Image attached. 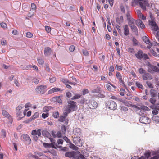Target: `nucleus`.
<instances>
[{
	"label": "nucleus",
	"instance_id": "nucleus-1",
	"mask_svg": "<svg viewBox=\"0 0 159 159\" xmlns=\"http://www.w3.org/2000/svg\"><path fill=\"white\" fill-rule=\"evenodd\" d=\"M76 104V102L74 101L71 100L67 101L66 108L67 109L68 112H71L76 111L77 109V106Z\"/></svg>",
	"mask_w": 159,
	"mask_h": 159
},
{
	"label": "nucleus",
	"instance_id": "nucleus-2",
	"mask_svg": "<svg viewBox=\"0 0 159 159\" xmlns=\"http://www.w3.org/2000/svg\"><path fill=\"white\" fill-rule=\"evenodd\" d=\"M139 4L141 8L144 10H146V6L148 5L147 0H134L132 2V5Z\"/></svg>",
	"mask_w": 159,
	"mask_h": 159
},
{
	"label": "nucleus",
	"instance_id": "nucleus-3",
	"mask_svg": "<svg viewBox=\"0 0 159 159\" xmlns=\"http://www.w3.org/2000/svg\"><path fill=\"white\" fill-rule=\"evenodd\" d=\"M147 65L148 66V71L149 72L152 73L154 72H159V69L157 67L152 65L149 62H148Z\"/></svg>",
	"mask_w": 159,
	"mask_h": 159
},
{
	"label": "nucleus",
	"instance_id": "nucleus-4",
	"mask_svg": "<svg viewBox=\"0 0 159 159\" xmlns=\"http://www.w3.org/2000/svg\"><path fill=\"white\" fill-rule=\"evenodd\" d=\"M86 102L89 107L91 109H95L98 107L97 103L93 99H90L88 100V102Z\"/></svg>",
	"mask_w": 159,
	"mask_h": 159
},
{
	"label": "nucleus",
	"instance_id": "nucleus-5",
	"mask_svg": "<svg viewBox=\"0 0 159 159\" xmlns=\"http://www.w3.org/2000/svg\"><path fill=\"white\" fill-rule=\"evenodd\" d=\"M46 86L41 85L37 86L35 88V91L38 93L43 94L46 92Z\"/></svg>",
	"mask_w": 159,
	"mask_h": 159
},
{
	"label": "nucleus",
	"instance_id": "nucleus-6",
	"mask_svg": "<svg viewBox=\"0 0 159 159\" xmlns=\"http://www.w3.org/2000/svg\"><path fill=\"white\" fill-rule=\"evenodd\" d=\"M107 106L108 108L111 110H115L117 108L116 103L113 101H110L107 103Z\"/></svg>",
	"mask_w": 159,
	"mask_h": 159
},
{
	"label": "nucleus",
	"instance_id": "nucleus-7",
	"mask_svg": "<svg viewBox=\"0 0 159 159\" xmlns=\"http://www.w3.org/2000/svg\"><path fill=\"white\" fill-rule=\"evenodd\" d=\"M21 138L22 140L24 141L27 144H29L31 142L30 137L27 134H22L21 136Z\"/></svg>",
	"mask_w": 159,
	"mask_h": 159
},
{
	"label": "nucleus",
	"instance_id": "nucleus-8",
	"mask_svg": "<svg viewBox=\"0 0 159 159\" xmlns=\"http://www.w3.org/2000/svg\"><path fill=\"white\" fill-rule=\"evenodd\" d=\"M148 22L149 25L151 26V29L152 30L156 31L158 30L159 28L154 20H149Z\"/></svg>",
	"mask_w": 159,
	"mask_h": 159
},
{
	"label": "nucleus",
	"instance_id": "nucleus-9",
	"mask_svg": "<svg viewBox=\"0 0 159 159\" xmlns=\"http://www.w3.org/2000/svg\"><path fill=\"white\" fill-rule=\"evenodd\" d=\"M134 107L135 108H137L138 110L140 111V112L141 113H139L140 115H141V114H144L143 113L144 112L143 111H148L150 110L147 107L144 105L141 106L140 107L134 105Z\"/></svg>",
	"mask_w": 159,
	"mask_h": 159
},
{
	"label": "nucleus",
	"instance_id": "nucleus-10",
	"mask_svg": "<svg viewBox=\"0 0 159 159\" xmlns=\"http://www.w3.org/2000/svg\"><path fill=\"white\" fill-rule=\"evenodd\" d=\"M143 114L140 115L141 116L139 118V121L142 123L147 124L150 122L149 118L147 116L143 115Z\"/></svg>",
	"mask_w": 159,
	"mask_h": 159
},
{
	"label": "nucleus",
	"instance_id": "nucleus-11",
	"mask_svg": "<svg viewBox=\"0 0 159 159\" xmlns=\"http://www.w3.org/2000/svg\"><path fill=\"white\" fill-rule=\"evenodd\" d=\"M73 158L74 159H81L84 158V157L79 152H74Z\"/></svg>",
	"mask_w": 159,
	"mask_h": 159
},
{
	"label": "nucleus",
	"instance_id": "nucleus-12",
	"mask_svg": "<svg viewBox=\"0 0 159 159\" xmlns=\"http://www.w3.org/2000/svg\"><path fill=\"white\" fill-rule=\"evenodd\" d=\"M136 25L139 28L143 29L145 28V26L142 20H137L135 21Z\"/></svg>",
	"mask_w": 159,
	"mask_h": 159
},
{
	"label": "nucleus",
	"instance_id": "nucleus-13",
	"mask_svg": "<svg viewBox=\"0 0 159 159\" xmlns=\"http://www.w3.org/2000/svg\"><path fill=\"white\" fill-rule=\"evenodd\" d=\"M2 112L3 115L5 117L8 118L9 119L11 123H12V116L5 110H2Z\"/></svg>",
	"mask_w": 159,
	"mask_h": 159
},
{
	"label": "nucleus",
	"instance_id": "nucleus-14",
	"mask_svg": "<svg viewBox=\"0 0 159 159\" xmlns=\"http://www.w3.org/2000/svg\"><path fill=\"white\" fill-rule=\"evenodd\" d=\"M73 133L76 137H80L81 134V130L79 128H76L73 130Z\"/></svg>",
	"mask_w": 159,
	"mask_h": 159
},
{
	"label": "nucleus",
	"instance_id": "nucleus-15",
	"mask_svg": "<svg viewBox=\"0 0 159 159\" xmlns=\"http://www.w3.org/2000/svg\"><path fill=\"white\" fill-rule=\"evenodd\" d=\"M135 55L138 59L141 60L143 58V52L141 50H139Z\"/></svg>",
	"mask_w": 159,
	"mask_h": 159
},
{
	"label": "nucleus",
	"instance_id": "nucleus-16",
	"mask_svg": "<svg viewBox=\"0 0 159 159\" xmlns=\"http://www.w3.org/2000/svg\"><path fill=\"white\" fill-rule=\"evenodd\" d=\"M52 50L50 48L47 47L45 48L44 50V54L46 56H49L51 53Z\"/></svg>",
	"mask_w": 159,
	"mask_h": 159
},
{
	"label": "nucleus",
	"instance_id": "nucleus-17",
	"mask_svg": "<svg viewBox=\"0 0 159 159\" xmlns=\"http://www.w3.org/2000/svg\"><path fill=\"white\" fill-rule=\"evenodd\" d=\"M142 78L143 80H147L148 79H151L152 78V77L149 73L146 72L143 74V75L142 76Z\"/></svg>",
	"mask_w": 159,
	"mask_h": 159
},
{
	"label": "nucleus",
	"instance_id": "nucleus-18",
	"mask_svg": "<svg viewBox=\"0 0 159 159\" xmlns=\"http://www.w3.org/2000/svg\"><path fill=\"white\" fill-rule=\"evenodd\" d=\"M129 33V31L128 25H126L124 26V34L125 36H127Z\"/></svg>",
	"mask_w": 159,
	"mask_h": 159
},
{
	"label": "nucleus",
	"instance_id": "nucleus-19",
	"mask_svg": "<svg viewBox=\"0 0 159 159\" xmlns=\"http://www.w3.org/2000/svg\"><path fill=\"white\" fill-rule=\"evenodd\" d=\"M43 145L46 148H52L55 149H56V148L55 147L54 144H53L52 143H43Z\"/></svg>",
	"mask_w": 159,
	"mask_h": 159
},
{
	"label": "nucleus",
	"instance_id": "nucleus-20",
	"mask_svg": "<svg viewBox=\"0 0 159 159\" xmlns=\"http://www.w3.org/2000/svg\"><path fill=\"white\" fill-rule=\"evenodd\" d=\"M31 134L34 140L37 141L38 140L39 136L36 134V130H34L32 131Z\"/></svg>",
	"mask_w": 159,
	"mask_h": 159
},
{
	"label": "nucleus",
	"instance_id": "nucleus-21",
	"mask_svg": "<svg viewBox=\"0 0 159 159\" xmlns=\"http://www.w3.org/2000/svg\"><path fill=\"white\" fill-rule=\"evenodd\" d=\"M127 20L128 22V25L129 26L134 25L135 20L132 17L129 18Z\"/></svg>",
	"mask_w": 159,
	"mask_h": 159
},
{
	"label": "nucleus",
	"instance_id": "nucleus-22",
	"mask_svg": "<svg viewBox=\"0 0 159 159\" xmlns=\"http://www.w3.org/2000/svg\"><path fill=\"white\" fill-rule=\"evenodd\" d=\"M116 21L118 24L120 25L121 23L123 22V16H121L120 17H118L116 18Z\"/></svg>",
	"mask_w": 159,
	"mask_h": 159
},
{
	"label": "nucleus",
	"instance_id": "nucleus-23",
	"mask_svg": "<svg viewBox=\"0 0 159 159\" xmlns=\"http://www.w3.org/2000/svg\"><path fill=\"white\" fill-rule=\"evenodd\" d=\"M143 41L147 44H149L150 43L149 39L146 36H144L142 38Z\"/></svg>",
	"mask_w": 159,
	"mask_h": 159
},
{
	"label": "nucleus",
	"instance_id": "nucleus-24",
	"mask_svg": "<svg viewBox=\"0 0 159 159\" xmlns=\"http://www.w3.org/2000/svg\"><path fill=\"white\" fill-rule=\"evenodd\" d=\"M73 152L74 151L72 152H67L65 154V156L66 157H68L69 158L73 157Z\"/></svg>",
	"mask_w": 159,
	"mask_h": 159
},
{
	"label": "nucleus",
	"instance_id": "nucleus-25",
	"mask_svg": "<svg viewBox=\"0 0 159 159\" xmlns=\"http://www.w3.org/2000/svg\"><path fill=\"white\" fill-rule=\"evenodd\" d=\"M150 93L152 97V98L156 97L157 95V93L154 89H151L150 90Z\"/></svg>",
	"mask_w": 159,
	"mask_h": 159
},
{
	"label": "nucleus",
	"instance_id": "nucleus-26",
	"mask_svg": "<svg viewBox=\"0 0 159 159\" xmlns=\"http://www.w3.org/2000/svg\"><path fill=\"white\" fill-rule=\"evenodd\" d=\"M42 134L44 137H48L49 136L50 134L47 130H43L42 131Z\"/></svg>",
	"mask_w": 159,
	"mask_h": 159
},
{
	"label": "nucleus",
	"instance_id": "nucleus-27",
	"mask_svg": "<svg viewBox=\"0 0 159 159\" xmlns=\"http://www.w3.org/2000/svg\"><path fill=\"white\" fill-rule=\"evenodd\" d=\"M52 107L51 106H45L44 107L43 111L44 112H48L51 109Z\"/></svg>",
	"mask_w": 159,
	"mask_h": 159
},
{
	"label": "nucleus",
	"instance_id": "nucleus-28",
	"mask_svg": "<svg viewBox=\"0 0 159 159\" xmlns=\"http://www.w3.org/2000/svg\"><path fill=\"white\" fill-rule=\"evenodd\" d=\"M81 96V95L78 94H75L72 98H71L72 100H75L76 99H78L80 98Z\"/></svg>",
	"mask_w": 159,
	"mask_h": 159
},
{
	"label": "nucleus",
	"instance_id": "nucleus-29",
	"mask_svg": "<svg viewBox=\"0 0 159 159\" xmlns=\"http://www.w3.org/2000/svg\"><path fill=\"white\" fill-rule=\"evenodd\" d=\"M131 30L133 31L134 32H138V29L136 26L134 25H132L130 26Z\"/></svg>",
	"mask_w": 159,
	"mask_h": 159
},
{
	"label": "nucleus",
	"instance_id": "nucleus-30",
	"mask_svg": "<svg viewBox=\"0 0 159 159\" xmlns=\"http://www.w3.org/2000/svg\"><path fill=\"white\" fill-rule=\"evenodd\" d=\"M135 85L138 88L141 89H143V86L139 82H136Z\"/></svg>",
	"mask_w": 159,
	"mask_h": 159
},
{
	"label": "nucleus",
	"instance_id": "nucleus-31",
	"mask_svg": "<svg viewBox=\"0 0 159 159\" xmlns=\"http://www.w3.org/2000/svg\"><path fill=\"white\" fill-rule=\"evenodd\" d=\"M133 45H138V42L134 37H133L132 39Z\"/></svg>",
	"mask_w": 159,
	"mask_h": 159
},
{
	"label": "nucleus",
	"instance_id": "nucleus-32",
	"mask_svg": "<svg viewBox=\"0 0 159 159\" xmlns=\"http://www.w3.org/2000/svg\"><path fill=\"white\" fill-rule=\"evenodd\" d=\"M120 84L122 85V86L125 87L126 85L125 84L123 80L122 79V78H120L118 79Z\"/></svg>",
	"mask_w": 159,
	"mask_h": 159
},
{
	"label": "nucleus",
	"instance_id": "nucleus-33",
	"mask_svg": "<svg viewBox=\"0 0 159 159\" xmlns=\"http://www.w3.org/2000/svg\"><path fill=\"white\" fill-rule=\"evenodd\" d=\"M56 146L58 148H62L61 150L63 151L66 152L67 151V148L66 147H62V146H59L57 145H56Z\"/></svg>",
	"mask_w": 159,
	"mask_h": 159
},
{
	"label": "nucleus",
	"instance_id": "nucleus-34",
	"mask_svg": "<svg viewBox=\"0 0 159 159\" xmlns=\"http://www.w3.org/2000/svg\"><path fill=\"white\" fill-rule=\"evenodd\" d=\"M151 153L149 152H145L144 154V157H145L146 158V159H148V158L150 156Z\"/></svg>",
	"mask_w": 159,
	"mask_h": 159
},
{
	"label": "nucleus",
	"instance_id": "nucleus-35",
	"mask_svg": "<svg viewBox=\"0 0 159 159\" xmlns=\"http://www.w3.org/2000/svg\"><path fill=\"white\" fill-rule=\"evenodd\" d=\"M61 129L62 134H65L66 130V126L64 125L62 126L61 127Z\"/></svg>",
	"mask_w": 159,
	"mask_h": 159
},
{
	"label": "nucleus",
	"instance_id": "nucleus-36",
	"mask_svg": "<svg viewBox=\"0 0 159 159\" xmlns=\"http://www.w3.org/2000/svg\"><path fill=\"white\" fill-rule=\"evenodd\" d=\"M42 133V131L40 129H38L36 130V134L39 137H40Z\"/></svg>",
	"mask_w": 159,
	"mask_h": 159
},
{
	"label": "nucleus",
	"instance_id": "nucleus-37",
	"mask_svg": "<svg viewBox=\"0 0 159 159\" xmlns=\"http://www.w3.org/2000/svg\"><path fill=\"white\" fill-rule=\"evenodd\" d=\"M149 101L151 104L154 105L156 102V100L154 98H151L150 99Z\"/></svg>",
	"mask_w": 159,
	"mask_h": 159
},
{
	"label": "nucleus",
	"instance_id": "nucleus-38",
	"mask_svg": "<svg viewBox=\"0 0 159 159\" xmlns=\"http://www.w3.org/2000/svg\"><path fill=\"white\" fill-rule=\"evenodd\" d=\"M53 116L56 118H57L59 116V113L58 112L56 111L53 113Z\"/></svg>",
	"mask_w": 159,
	"mask_h": 159
},
{
	"label": "nucleus",
	"instance_id": "nucleus-39",
	"mask_svg": "<svg viewBox=\"0 0 159 159\" xmlns=\"http://www.w3.org/2000/svg\"><path fill=\"white\" fill-rule=\"evenodd\" d=\"M38 62L39 64L43 65L44 62V60L42 58H39L38 60Z\"/></svg>",
	"mask_w": 159,
	"mask_h": 159
},
{
	"label": "nucleus",
	"instance_id": "nucleus-40",
	"mask_svg": "<svg viewBox=\"0 0 159 159\" xmlns=\"http://www.w3.org/2000/svg\"><path fill=\"white\" fill-rule=\"evenodd\" d=\"M82 51L83 54L85 56H88L89 55V53L88 51L87 50L83 49L82 50Z\"/></svg>",
	"mask_w": 159,
	"mask_h": 159
},
{
	"label": "nucleus",
	"instance_id": "nucleus-41",
	"mask_svg": "<svg viewBox=\"0 0 159 159\" xmlns=\"http://www.w3.org/2000/svg\"><path fill=\"white\" fill-rule=\"evenodd\" d=\"M29 157H32L33 158H35L36 159H39L40 158L39 157L36 156V155H33L31 154H30L28 155Z\"/></svg>",
	"mask_w": 159,
	"mask_h": 159
},
{
	"label": "nucleus",
	"instance_id": "nucleus-42",
	"mask_svg": "<svg viewBox=\"0 0 159 159\" xmlns=\"http://www.w3.org/2000/svg\"><path fill=\"white\" fill-rule=\"evenodd\" d=\"M66 117L63 116H60L59 119V120L61 122H63L65 120Z\"/></svg>",
	"mask_w": 159,
	"mask_h": 159
},
{
	"label": "nucleus",
	"instance_id": "nucleus-43",
	"mask_svg": "<svg viewBox=\"0 0 159 159\" xmlns=\"http://www.w3.org/2000/svg\"><path fill=\"white\" fill-rule=\"evenodd\" d=\"M116 77L118 79H119L120 78H122V76H121L120 73L118 72H117L116 73Z\"/></svg>",
	"mask_w": 159,
	"mask_h": 159
},
{
	"label": "nucleus",
	"instance_id": "nucleus-44",
	"mask_svg": "<svg viewBox=\"0 0 159 159\" xmlns=\"http://www.w3.org/2000/svg\"><path fill=\"white\" fill-rule=\"evenodd\" d=\"M57 143L58 145L62 144L63 143V140L62 139H59L57 141Z\"/></svg>",
	"mask_w": 159,
	"mask_h": 159
},
{
	"label": "nucleus",
	"instance_id": "nucleus-45",
	"mask_svg": "<svg viewBox=\"0 0 159 159\" xmlns=\"http://www.w3.org/2000/svg\"><path fill=\"white\" fill-rule=\"evenodd\" d=\"M62 136V134L61 131H58L57 133L56 137L58 138H61Z\"/></svg>",
	"mask_w": 159,
	"mask_h": 159
},
{
	"label": "nucleus",
	"instance_id": "nucleus-46",
	"mask_svg": "<svg viewBox=\"0 0 159 159\" xmlns=\"http://www.w3.org/2000/svg\"><path fill=\"white\" fill-rule=\"evenodd\" d=\"M138 71L139 73L140 74H144L146 72L145 70L142 68L139 69Z\"/></svg>",
	"mask_w": 159,
	"mask_h": 159
},
{
	"label": "nucleus",
	"instance_id": "nucleus-47",
	"mask_svg": "<svg viewBox=\"0 0 159 159\" xmlns=\"http://www.w3.org/2000/svg\"><path fill=\"white\" fill-rule=\"evenodd\" d=\"M146 84L147 86L150 88H153V86L152 84L150 82L147 81L146 82Z\"/></svg>",
	"mask_w": 159,
	"mask_h": 159
},
{
	"label": "nucleus",
	"instance_id": "nucleus-48",
	"mask_svg": "<svg viewBox=\"0 0 159 159\" xmlns=\"http://www.w3.org/2000/svg\"><path fill=\"white\" fill-rule=\"evenodd\" d=\"M32 81L36 84H37L39 82V81L38 79L36 78H34L33 79Z\"/></svg>",
	"mask_w": 159,
	"mask_h": 159
},
{
	"label": "nucleus",
	"instance_id": "nucleus-49",
	"mask_svg": "<svg viewBox=\"0 0 159 159\" xmlns=\"http://www.w3.org/2000/svg\"><path fill=\"white\" fill-rule=\"evenodd\" d=\"M49 81L50 83H53L56 81V78L53 77H50L49 78Z\"/></svg>",
	"mask_w": 159,
	"mask_h": 159
},
{
	"label": "nucleus",
	"instance_id": "nucleus-50",
	"mask_svg": "<svg viewBox=\"0 0 159 159\" xmlns=\"http://www.w3.org/2000/svg\"><path fill=\"white\" fill-rule=\"evenodd\" d=\"M121 110L124 111H126L128 110V109L126 107L124 106H121Z\"/></svg>",
	"mask_w": 159,
	"mask_h": 159
},
{
	"label": "nucleus",
	"instance_id": "nucleus-51",
	"mask_svg": "<svg viewBox=\"0 0 159 159\" xmlns=\"http://www.w3.org/2000/svg\"><path fill=\"white\" fill-rule=\"evenodd\" d=\"M26 36L29 38H31L33 36V34L30 32H28L26 33Z\"/></svg>",
	"mask_w": 159,
	"mask_h": 159
},
{
	"label": "nucleus",
	"instance_id": "nucleus-52",
	"mask_svg": "<svg viewBox=\"0 0 159 159\" xmlns=\"http://www.w3.org/2000/svg\"><path fill=\"white\" fill-rule=\"evenodd\" d=\"M1 27L3 28H6L7 27V24L5 23H0Z\"/></svg>",
	"mask_w": 159,
	"mask_h": 159
},
{
	"label": "nucleus",
	"instance_id": "nucleus-53",
	"mask_svg": "<svg viewBox=\"0 0 159 159\" xmlns=\"http://www.w3.org/2000/svg\"><path fill=\"white\" fill-rule=\"evenodd\" d=\"M82 93L83 95H85V94L89 93V91L87 89H85L83 90Z\"/></svg>",
	"mask_w": 159,
	"mask_h": 159
},
{
	"label": "nucleus",
	"instance_id": "nucleus-54",
	"mask_svg": "<svg viewBox=\"0 0 159 159\" xmlns=\"http://www.w3.org/2000/svg\"><path fill=\"white\" fill-rule=\"evenodd\" d=\"M49 114L48 113H43L42 114V116L43 118H45L48 116Z\"/></svg>",
	"mask_w": 159,
	"mask_h": 159
},
{
	"label": "nucleus",
	"instance_id": "nucleus-55",
	"mask_svg": "<svg viewBox=\"0 0 159 159\" xmlns=\"http://www.w3.org/2000/svg\"><path fill=\"white\" fill-rule=\"evenodd\" d=\"M116 69L119 71L121 70H122V67L120 66H119L118 65H116Z\"/></svg>",
	"mask_w": 159,
	"mask_h": 159
},
{
	"label": "nucleus",
	"instance_id": "nucleus-56",
	"mask_svg": "<svg viewBox=\"0 0 159 159\" xmlns=\"http://www.w3.org/2000/svg\"><path fill=\"white\" fill-rule=\"evenodd\" d=\"M35 155H36V156H39V157L42 156L43 155V154L42 152H35L34 153Z\"/></svg>",
	"mask_w": 159,
	"mask_h": 159
},
{
	"label": "nucleus",
	"instance_id": "nucleus-57",
	"mask_svg": "<svg viewBox=\"0 0 159 159\" xmlns=\"http://www.w3.org/2000/svg\"><path fill=\"white\" fill-rule=\"evenodd\" d=\"M75 46L74 45H71L69 48V50L71 52H73L75 50Z\"/></svg>",
	"mask_w": 159,
	"mask_h": 159
},
{
	"label": "nucleus",
	"instance_id": "nucleus-58",
	"mask_svg": "<svg viewBox=\"0 0 159 159\" xmlns=\"http://www.w3.org/2000/svg\"><path fill=\"white\" fill-rule=\"evenodd\" d=\"M57 102L61 104L62 103V101L61 99V97L60 96L57 97Z\"/></svg>",
	"mask_w": 159,
	"mask_h": 159
},
{
	"label": "nucleus",
	"instance_id": "nucleus-59",
	"mask_svg": "<svg viewBox=\"0 0 159 159\" xmlns=\"http://www.w3.org/2000/svg\"><path fill=\"white\" fill-rule=\"evenodd\" d=\"M143 57L144 60H147L149 59V57L147 54L145 53L143 54Z\"/></svg>",
	"mask_w": 159,
	"mask_h": 159
},
{
	"label": "nucleus",
	"instance_id": "nucleus-60",
	"mask_svg": "<svg viewBox=\"0 0 159 159\" xmlns=\"http://www.w3.org/2000/svg\"><path fill=\"white\" fill-rule=\"evenodd\" d=\"M2 136L3 137L5 138L6 136V132L3 129L1 131Z\"/></svg>",
	"mask_w": 159,
	"mask_h": 159
},
{
	"label": "nucleus",
	"instance_id": "nucleus-61",
	"mask_svg": "<svg viewBox=\"0 0 159 159\" xmlns=\"http://www.w3.org/2000/svg\"><path fill=\"white\" fill-rule=\"evenodd\" d=\"M51 27L48 26H46L45 27V30L48 33H49L51 31Z\"/></svg>",
	"mask_w": 159,
	"mask_h": 159
},
{
	"label": "nucleus",
	"instance_id": "nucleus-62",
	"mask_svg": "<svg viewBox=\"0 0 159 159\" xmlns=\"http://www.w3.org/2000/svg\"><path fill=\"white\" fill-rule=\"evenodd\" d=\"M39 116V113L38 112H35L33 115L32 117L33 119H35L38 117Z\"/></svg>",
	"mask_w": 159,
	"mask_h": 159
},
{
	"label": "nucleus",
	"instance_id": "nucleus-63",
	"mask_svg": "<svg viewBox=\"0 0 159 159\" xmlns=\"http://www.w3.org/2000/svg\"><path fill=\"white\" fill-rule=\"evenodd\" d=\"M52 89L54 92H57V91H60V89L59 88H56V87H55V88H52Z\"/></svg>",
	"mask_w": 159,
	"mask_h": 159
},
{
	"label": "nucleus",
	"instance_id": "nucleus-64",
	"mask_svg": "<svg viewBox=\"0 0 159 159\" xmlns=\"http://www.w3.org/2000/svg\"><path fill=\"white\" fill-rule=\"evenodd\" d=\"M85 99L84 98L81 99L79 100V102L81 104H84L85 102Z\"/></svg>",
	"mask_w": 159,
	"mask_h": 159
}]
</instances>
